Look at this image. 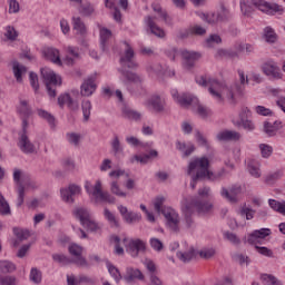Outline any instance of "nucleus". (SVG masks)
I'll use <instances>...</instances> for the list:
<instances>
[{"instance_id":"obj_1","label":"nucleus","mask_w":285,"mask_h":285,"mask_svg":"<svg viewBox=\"0 0 285 285\" xmlns=\"http://www.w3.org/2000/svg\"><path fill=\"white\" fill-rule=\"evenodd\" d=\"M208 197H210V187H203L198 189V196L193 197L190 200H184L181 205L184 228H195V209L198 215H210L213 213L214 206L213 203L207 200Z\"/></svg>"},{"instance_id":"obj_2","label":"nucleus","mask_w":285,"mask_h":285,"mask_svg":"<svg viewBox=\"0 0 285 285\" xmlns=\"http://www.w3.org/2000/svg\"><path fill=\"white\" fill-rule=\"evenodd\" d=\"M210 166V160L207 157L195 158L191 160L187 168V175H191L190 188L195 190L197 188V183L202 179H208V181H219L226 175V169L222 168L216 173L208 169ZM194 170H197L193 175Z\"/></svg>"},{"instance_id":"obj_3","label":"nucleus","mask_w":285,"mask_h":285,"mask_svg":"<svg viewBox=\"0 0 285 285\" xmlns=\"http://www.w3.org/2000/svg\"><path fill=\"white\" fill-rule=\"evenodd\" d=\"M126 46L125 53L120 57V65L121 69H119V72L122 77V83L125 86H128V83H141V77L139 75L129 71V70H137L139 65H137V61H135V50L130 45L125 41Z\"/></svg>"},{"instance_id":"obj_4","label":"nucleus","mask_w":285,"mask_h":285,"mask_svg":"<svg viewBox=\"0 0 285 285\" xmlns=\"http://www.w3.org/2000/svg\"><path fill=\"white\" fill-rule=\"evenodd\" d=\"M195 80H196V83H198V86H202L203 88H208L209 86L208 92L209 95H212V97H214V99H217V101H224V97H222V92H224L226 97H228V91L226 90V88H230V87L224 86L217 79H213V78L207 79L206 76H197Z\"/></svg>"},{"instance_id":"obj_5","label":"nucleus","mask_w":285,"mask_h":285,"mask_svg":"<svg viewBox=\"0 0 285 285\" xmlns=\"http://www.w3.org/2000/svg\"><path fill=\"white\" fill-rule=\"evenodd\" d=\"M40 73L45 81L49 97L55 99V97H57V86H61V78L57 77V73L48 68H42Z\"/></svg>"},{"instance_id":"obj_6","label":"nucleus","mask_w":285,"mask_h":285,"mask_svg":"<svg viewBox=\"0 0 285 285\" xmlns=\"http://www.w3.org/2000/svg\"><path fill=\"white\" fill-rule=\"evenodd\" d=\"M122 244L125 246L126 253L130 255V257H139V254L146 253V242L141 240V238H127L122 239Z\"/></svg>"},{"instance_id":"obj_7","label":"nucleus","mask_w":285,"mask_h":285,"mask_svg":"<svg viewBox=\"0 0 285 285\" xmlns=\"http://www.w3.org/2000/svg\"><path fill=\"white\" fill-rule=\"evenodd\" d=\"M238 77L240 85L235 83L229 88H226L227 99L230 104H235L236 95H244V90L246 89V86H248V75L244 73V70L238 69Z\"/></svg>"},{"instance_id":"obj_8","label":"nucleus","mask_w":285,"mask_h":285,"mask_svg":"<svg viewBox=\"0 0 285 285\" xmlns=\"http://www.w3.org/2000/svg\"><path fill=\"white\" fill-rule=\"evenodd\" d=\"M73 215L76 219H79L81 226L87 228V230H90V233H97V230H99V225H97L95 220L90 219V212H88L87 208L77 207L73 210Z\"/></svg>"},{"instance_id":"obj_9","label":"nucleus","mask_w":285,"mask_h":285,"mask_svg":"<svg viewBox=\"0 0 285 285\" xmlns=\"http://www.w3.org/2000/svg\"><path fill=\"white\" fill-rule=\"evenodd\" d=\"M252 6L258 8L261 12L268 14L269 17H275V14H284L285 10L282 4L266 2L265 0H250Z\"/></svg>"},{"instance_id":"obj_10","label":"nucleus","mask_w":285,"mask_h":285,"mask_svg":"<svg viewBox=\"0 0 285 285\" xmlns=\"http://www.w3.org/2000/svg\"><path fill=\"white\" fill-rule=\"evenodd\" d=\"M18 147L24 155H32L35 153V144L28 137V120L26 119L22 120V130L19 132Z\"/></svg>"},{"instance_id":"obj_11","label":"nucleus","mask_w":285,"mask_h":285,"mask_svg":"<svg viewBox=\"0 0 285 285\" xmlns=\"http://www.w3.org/2000/svg\"><path fill=\"white\" fill-rule=\"evenodd\" d=\"M163 215L169 230L171 233H179V214L173 208H164Z\"/></svg>"},{"instance_id":"obj_12","label":"nucleus","mask_w":285,"mask_h":285,"mask_svg":"<svg viewBox=\"0 0 285 285\" xmlns=\"http://www.w3.org/2000/svg\"><path fill=\"white\" fill-rule=\"evenodd\" d=\"M69 253L72 255V257H75L71 259V262L76 264V266H80L81 268H88V266H90L88 261H86V258L82 256L83 248L81 246L77 244L70 245Z\"/></svg>"},{"instance_id":"obj_13","label":"nucleus","mask_w":285,"mask_h":285,"mask_svg":"<svg viewBox=\"0 0 285 285\" xmlns=\"http://www.w3.org/2000/svg\"><path fill=\"white\" fill-rule=\"evenodd\" d=\"M173 97L181 106V108H195L199 104V99L190 94H183L179 96L177 91H173Z\"/></svg>"},{"instance_id":"obj_14","label":"nucleus","mask_w":285,"mask_h":285,"mask_svg":"<svg viewBox=\"0 0 285 285\" xmlns=\"http://www.w3.org/2000/svg\"><path fill=\"white\" fill-rule=\"evenodd\" d=\"M262 70L264 72V75H266V77H269L271 79H282V77H283L282 70L277 66V62H275L273 60L266 61L263 65Z\"/></svg>"},{"instance_id":"obj_15","label":"nucleus","mask_w":285,"mask_h":285,"mask_svg":"<svg viewBox=\"0 0 285 285\" xmlns=\"http://www.w3.org/2000/svg\"><path fill=\"white\" fill-rule=\"evenodd\" d=\"M183 65L185 68L190 69L195 68V65L202 59V53L196 51H181Z\"/></svg>"},{"instance_id":"obj_16","label":"nucleus","mask_w":285,"mask_h":285,"mask_svg":"<svg viewBox=\"0 0 285 285\" xmlns=\"http://www.w3.org/2000/svg\"><path fill=\"white\" fill-rule=\"evenodd\" d=\"M94 197H96V199H100L101 202H107V204H116L117 202V198L110 193L101 190V180H97L95 184Z\"/></svg>"},{"instance_id":"obj_17","label":"nucleus","mask_w":285,"mask_h":285,"mask_svg":"<svg viewBox=\"0 0 285 285\" xmlns=\"http://www.w3.org/2000/svg\"><path fill=\"white\" fill-rule=\"evenodd\" d=\"M42 57H45L48 61H51L56 66H62L61 57L59 51L55 47H45L42 49Z\"/></svg>"},{"instance_id":"obj_18","label":"nucleus","mask_w":285,"mask_h":285,"mask_svg":"<svg viewBox=\"0 0 285 285\" xmlns=\"http://www.w3.org/2000/svg\"><path fill=\"white\" fill-rule=\"evenodd\" d=\"M220 195L224 197V199H227L229 204H237V195H242V186H233L230 190L226 189V187H223Z\"/></svg>"},{"instance_id":"obj_19","label":"nucleus","mask_w":285,"mask_h":285,"mask_svg":"<svg viewBox=\"0 0 285 285\" xmlns=\"http://www.w3.org/2000/svg\"><path fill=\"white\" fill-rule=\"evenodd\" d=\"M118 210H119L122 219L126 222V224H136V222L141 220V215H139L135 212H128V207H126L124 205H119Z\"/></svg>"},{"instance_id":"obj_20","label":"nucleus","mask_w":285,"mask_h":285,"mask_svg":"<svg viewBox=\"0 0 285 285\" xmlns=\"http://www.w3.org/2000/svg\"><path fill=\"white\" fill-rule=\"evenodd\" d=\"M124 279L127 284H132L135 279H138V282H144L146 276H144V273H141L139 268L127 267Z\"/></svg>"},{"instance_id":"obj_21","label":"nucleus","mask_w":285,"mask_h":285,"mask_svg":"<svg viewBox=\"0 0 285 285\" xmlns=\"http://www.w3.org/2000/svg\"><path fill=\"white\" fill-rule=\"evenodd\" d=\"M66 104L69 110H79V101L72 99V97H70V94L60 95L58 97V105L60 106V108H63Z\"/></svg>"},{"instance_id":"obj_22","label":"nucleus","mask_w":285,"mask_h":285,"mask_svg":"<svg viewBox=\"0 0 285 285\" xmlns=\"http://www.w3.org/2000/svg\"><path fill=\"white\" fill-rule=\"evenodd\" d=\"M95 90H97V85L92 77L87 78L80 87V94L82 97H91V95L95 94Z\"/></svg>"},{"instance_id":"obj_23","label":"nucleus","mask_w":285,"mask_h":285,"mask_svg":"<svg viewBox=\"0 0 285 285\" xmlns=\"http://www.w3.org/2000/svg\"><path fill=\"white\" fill-rule=\"evenodd\" d=\"M218 141H239L242 135L234 130H223L216 135Z\"/></svg>"},{"instance_id":"obj_24","label":"nucleus","mask_w":285,"mask_h":285,"mask_svg":"<svg viewBox=\"0 0 285 285\" xmlns=\"http://www.w3.org/2000/svg\"><path fill=\"white\" fill-rule=\"evenodd\" d=\"M147 106L148 108H150V110H154V112H164L166 108V104L164 102V100H161V97L159 96H153L151 98H149V100L147 101Z\"/></svg>"},{"instance_id":"obj_25","label":"nucleus","mask_w":285,"mask_h":285,"mask_svg":"<svg viewBox=\"0 0 285 285\" xmlns=\"http://www.w3.org/2000/svg\"><path fill=\"white\" fill-rule=\"evenodd\" d=\"M281 128H282V121L279 120H276L273 124L269 121H265L263 126V132H265L267 137H275V135H277Z\"/></svg>"},{"instance_id":"obj_26","label":"nucleus","mask_w":285,"mask_h":285,"mask_svg":"<svg viewBox=\"0 0 285 285\" xmlns=\"http://www.w3.org/2000/svg\"><path fill=\"white\" fill-rule=\"evenodd\" d=\"M112 37V31L108 28H100V48L102 52H108L109 43L108 41Z\"/></svg>"},{"instance_id":"obj_27","label":"nucleus","mask_w":285,"mask_h":285,"mask_svg":"<svg viewBox=\"0 0 285 285\" xmlns=\"http://www.w3.org/2000/svg\"><path fill=\"white\" fill-rule=\"evenodd\" d=\"M146 23L148 26V28L151 31V35H155L156 37H159L160 39H164V37H166V32L164 31V29L159 28V26H157V23H155V18L153 17H147L146 18Z\"/></svg>"},{"instance_id":"obj_28","label":"nucleus","mask_w":285,"mask_h":285,"mask_svg":"<svg viewBox=\"0 0 285 285\" xmlns=\"http://www.w3.org/2000/svg\"><path fill=\"white\" fill-rule=\"evenodd\" d=\"M248 115H250V110L248 109V107H244L239 114L240 121L236 122V126H238V128L250 130V120H248Z\"/></svg>"},{"instance_id":"obj_29","label":"nucleus","mask_w":285,"mask_h":285,"mask_svg":"<svg viewBox=\"0 0 285 285\" xmlns=\"http://www.w3.org/2000/svg\"><path fill=\"white\" fill-rule=\"evenodd\" d=\"M72 26L73 30H76L77 35H80V37H86V35H88L86 23H83V20H81L80 17H72Z\"/></svg>"},{"instance_id":"obj_30","label":"nucleus","mask_w":285,"mask_h":285,"mask_svg":"<svg viewBox=\"0 0 285 285\" xmlns=\"http://www.w3.org/2000/svg\"><path fill=\"white\" fill-rule=\"evenodd\" d=\"M12 70H13V75H14L17 81L19 83H21L23 81L22 75L28 72V69L26 68V66L19 63V61L13 60L12 61Z\"/></svg>"},{"instance_id":"obj_31","label":"nucleus","mask_w":285,"mask_h":285,"mask_svg":"<svg viewBox=\"0 0 285 285\" xmlns=\"http://www.w3.org/2000/svg\"><path fill=\"white\" fill-rule=\"evenodd\" d=\"M67 52L68 55L70 56H67L66 59H65V63L67 66H75V60L76 59H80V55H79V48H76V47H68L67 48Z\"/></svg>"},{"instance_id":"obj_32","label":"nucleus","mask_w":285,"mask_h":285,"mask_svg":"<svg viewBox=\"0 0 285 285\" xmlns=\"http://www.w3.org/2000/svg\"><path fill=\"white\" fill-rule=\"evenodd\" d=\"M13 234L16 235L17 239L13 243V246H19L20 242H26L30 237V230L28 229H21L19 227L13 228Z\"/></svg>"},{"instance_id":"obj_33","label":"nucleus","mask_w":285,"mask_h":285,"mask_svg":"<svg viewBox=\"0 0 285 285\" xmlns=\"http://www.w3.org/2000/svg\"><path fill=\"white\" fill-rule=\"evenodd\" d=\"M19 115H21L22 121L23 119H26V121H28V117H30V115H32V108L28 106V100H20V105L17 108Z\"/></svg>"},{"instance_id":"obj_34","label":"nucleus","mask_w":285,"mask_h":285,"mask_svg":"<svg viewBox=\"0 0 285 285\" xmlns=\"http://www.w3.org/2000/svg\"><path fill=\"white\" fill-rule=\"evenodd\" d=\"M104 217L107 219L111 228H119V218H117V216H115V214L107 207L104 209Z\"/></svg>"},{"instance_id":"obj_35","label":"nucleus","mask_w":285,"mask_h":285,"mask_svg":"<svg viewBox=\"0 0 285 285\" xmlns=\"http://www.w3.org/2000/svg\"><path fill=\"white\" fill-rule=\"evenodd\" d=\"M177 257L184 264H188V262L195 259V248L189 247L187 252H177Z\"/></svg>"},{"instance_id":"obj_36","label":"nucleus","mask_w":285,"mask_h":285,"mask_svg":"<svg viewBox=\"0 0 285 285\" xmlns=\"http://www.w3.org/2000/svg\"><path fill=\"white\" fill-rule=\"evenodd\" d=\"M92 278L88 276H79L78 279L75 278V275H67V285H79V284H91Z\"/></svg>"},{"instance_id":"obj_37","label":"nucleus","mask_w":285,"mask_h":285,"mask_svg":"<svg viewBox=\"0 0 285 285\" xmlns=\"http://www.w3.org/2000/svg\"><path fill=\"white\" fill-rule=\"evenodd\" d=\"M176 148L184 154V157H190L191 153H195V145H186V142L177 141Z\"/></svg>"},{"instance_id":"obj_38","label":"nucleus","mask_w":285,"mask_h":285,"mask_svg":"<svg viewBox=\"0 0 285 285\" xmlns=\"http://www.w3.org/2000/svg\"><path fill=\"white\" fill-rule=\"evenodd\" d=\"M271 228H261L256 229L250 234V242H255V239H266V237L271 236Z\"/></svg>"},{"instance_id":"obj_39","label":"nucleus","mask_w":285,"mask_h":285,"mask_svg":"<svg viewBox=\"0 0 285 285\" xmlns=\"http://www.w3.org/2000/svg\"><path fill=\"white\" fill-rule=\"evenodd\" d=\"M122 117L132 121H139V119H141V114L128 107H125L122 109Z\"/></svg>"},{"instance_id":"obj_40","label":"nucleus","mask_w":285,"mask_h":285,"mask_svg":"<svg viewBox=\"0 0 285 285\" xmlns=\"http://www.w3.org/2000/svg\"><path fill=\"white\" fill-rule=\"evenodd\" d=\"M250 177H254V179H259V177H262V161L252 160Z\"/></svg>"},{"instance_id":"obj_41","label":"nucleus","mask_w":285,"mask_h":285,"mask_svg":"<svg viewBox=\"0 0 285 285\" xmlns=\"http://www.w3.org/2000/svg\"><path fill=\"white\" fill-rule=\"evenodd\" d=\"M110 145L114 157H119V155L124 153V147L121 146V141H119V136H115Z\"/></svg>"},{"instance_id":"obj_42","label":"nucleus","mask_w":285,"mask_h":285,"mask_svg":"<svg viewBox=\"0 0 285 285\" xmlns=\"http://www.w3.org/2000/svg\"><path fill=\"white\" fill-rule=\"evenodd\" d=\"M282 177H284V171L282 169H278L276 171L268 174L265 177V184H275V181H278V179H282Z\"/></svg>"},{"instance_id":"obj_43","label":"nucleus","mask_w":285,"mask_h":285,"mask_svg":"<svg viewBox=\"0 0 285 285\" xmlns=\"http://www.w3.org/2000/svg\"><path fill=\"white\" fill-rule=\"evenodd\" d=\"M0 215L8 216L12 215V210L10 209V204L6 200V197L0 194Z\"/></svg>"},{"instance_id":"obj_44","label":"nucleus","mask_w":285,"mask_h":285,"mask_svg":"<svg viewBox=\"0 0 285 285\" xmlns=\"http://www.w3.org/2000/svg\"><path fill=\"white\" fill-rule=\"evenodd\" d=\"M83 121L88 122L90 120V112L92 110V104L90 100H83L81 104Z\"/></svg>"},{"instance_id":"obj_45","label":"nucleus","mask_w":285,"mask_h":285,"mask_svg":"<svg viewBox=\"0 0 285 285\" xmlns=\"http://www.w3.org/2000/svg\"><path fill=\"white\" fill-rule=\"evenodd\" d=\"M264 37L267 43H275V41H277V33H275V30L272 27H266L264 29Z\"/></svg>"},{"instance_id":"obj_46","label":"nucleus","mask_w":285,"mask_h":285,"mask_svg":"<svg viewBox=\"0 0 285 285\" xmlns=\"http://www.w3.org/2000/svg\"><path fill=\"white\" fill-rule=\"evenodd\" d=\"M26 199V186L23 184H19L18 186V198L16 202L17 208H21L23 206V202Z\"/></svg>"},{"instance_id":"obj_47","label":"nucleus","mask_w":285,"mask_h":285,"mask_svg":"<svg viewBox=\"0 0 285 285\" xmlns=\"http://www.w3.org/2000/svg\"><path fill=\"white\" fill-rule=\"evenodd\" d=\"M107 268L115 282L119 284V282H121V273H119V269L115 265L110 264V262L107 263Z\"/></svg>"},{"instance_id":"obj_48","label":"nucleus","mask_w":285,"mask_h":285,"mask_svg":"<svg viewBox=\"0 0 285 285\" xmlns=\"http://www.w3.org/2000/svg\"><path fill=\"white\" fill-rule=\"evenodd\" d=\"M38 115L41 117V119H45L46 121H48L51 128H55V116H52V114L43 109H38Z\"/></svg>"},{"instance_id":"obj_49","label":"nucleus","mask_w":285,"mask_h":285,"mask_svg":"<svg viewBox=\"0 0 285 285\" xmlns=\"http://www.w3.org/2000/svg\"><path fill=\"white\" fill-rule=\"evenodd\" d=\"M52 259L53 262H57V264H61L62 266H68V264H73L72 259H70L68 256L63 254H53Z\"/></svg>"},{"instance_id":"obj_50","label":"nucleus","mask_w":285,"mask_h":285,"mask_svg":"<svg viewBox=\"0 0 285 285\" xmlns=\"http://www.w3.org/2000/svg\"><path fill=\"white\" fill-rule=\"evenodd\" d=\"M110 193H112V195H116V197H127L128 196V194L126 191L121 190V187H119V183H117V181H111Z\"/></svg>"},{"instance_id":"obj_51","label":"nucleus","mask_w":285,"mask_h":285,"mask_svg":"<svg viewBox=\"0 0 285 285\" xmlns=\"http://www.w3.org/2000/svg\"><path fill=\"white\" fill-rule=\"evenodd\" d=\"M263 159H268L273 155V146L267 144H261L258 146Z\"/></svg>"},{"instance_id":"obj_52","label":"nucleus","mask_w":285,"mask_h":285,"mask_svg":"<svg viewBox=\"0 0 285 285\" xmlns=\"http://www.w3.org/2000/svg\"><path fill=\"white\" fill-rule=\"evenodd\" d=\"M202 19L207 23H219V14L215 12L203 13Z\"/></svg>"},{"instance_id":"obj_53","label":"nucleus","mask_w":285,"mask_h":285,"mask_svg":"<svg viewBox=\"0 0 285 285\" xmlns=\"http://www.w3.org/2000/svg\"><path fill=\"white\" fill-rule=\"evenodd\" d=\"M199 117L203 119H206L210 115V110L208 108L204 107V105H200L199 102L195 105V108L193 109Z\"/></svg>"},{"instance_id":"obj_54","label":"nucleus","mask_w":285,"mask_h":285,"mask_svg":"<svg viewBox=\"0 0 285 285\" xmlns=\"http://www.w3.org/2000/svg\"><path fill=\"white\" fill-rule=\"evenodd\" d=\"M95 12V7L90 3L81 4L79 8V13L82 14V17H90Z\"/></svg>"},{"instance_id":"obj_55","label":"nucleus","mask_w":285,"mask_h":285,"mask_svg":"<svg viewBox=\"0 0 285 285\" xmlns=\"http://www.w3.org/2000/svg\"><path fill=\"white\" fill-rule=\"evenodd\" d=\"M16 268L17 267L11 262H8V261L0 262V271L2 273H12V271H16Z\"/></svg>"},{"instance_id":"obj_56","label":"nucleus","mask_w":285,"mask_h":285,"mask_svg":"<svg viewBox=\"0 0 285 285\" xmlns=\"http://www.w3.org/2000/svg\"><path fill=\"white\" fill-rule=\"evenodd\" d=\"M218 13V20L219 21H228L230 19V10H228L226 7L222 6Z\"/></svg>"},{"instance_id":"obj_57","label":"nucleus","mask_w":285,"mask_h":285,"mask_svg":"<svg viewBox=\"0 0 285 285\" xmlns=\"http://www.w3.org/2000/svg\"><path fill=\"white\" fill-rule=\"evenodd\" d=\"M30 279L33 284H41V271L37 269V267H32L30 272Z\"/></svg>"},{"instance_id":"obj_58","label":"nucleus","mask_w":285,"mask_h":285,"mask_svg":"<svg viewBox=\"0 0 285 285\" xmlns=\"http://www.w3.org/2000/svg\"><path fill=\"white\" fill-rule=\"evenodd\" d=\"M206 43L208 48H213L215 45H219L222 43V37H219V35H210L207 39H206Z\"/></svg>"},{"instance_id":"obj_59","label":"nucleus","mask_w":285,"mask_h":285,"mask_svg":"<svg viewBox=\"0 0 285 285\" xmlns=\"http://www.w3.org/2000/svg\"><path fill=\"white\" fill-rule=\"evenodd\" d=\"M111 242L115 243L116 255H124V247H121V238L119 236H111Z\"/></svg>"},{"instance_id":"obj_60","label":"nucleus","mask_w":285,"mask_h":285,"mask_svg":"<svg viewBox=\"0 0 285 285\" xmlns=\"http://www.w3.org/2000/svg\"><path fill=\"white\" fill-rule=\"evenodd\" d=\"M142 264L150 275H155V273H157V265H155V262L150 258H146Z\"/></svg>"},{"instance_id":"obj_61","label":"nucleus","mask_w":285,"mask_h":285,"mask_svg":"<svg viewBox=\"0 0 285 285\" xmlns=\"http://www.w3.org/2000/svg\"><path fill=\"white\" fill-rule=\"evenodd\" d=\"M254 248L256 253L259 255H263L264 257H273V250L269 249L268 247H262L259 245H254Z\"/></svg>"},{"instance_id":"obj_62","label":"nucleus","mask_w":285,"mask_h":285,"mask_svg":"<svg viewBox=\"0 0 285 285\" xmlns=\"http://www.w3.org/2000/svg\"><path fill=\"white\" fill-rule=\"evenodd\" d=\"M149 244L157 253H161V250H164V243H161L159 238H150Z\"/></svg>"},{"instance_id":"obj_63","label":"nucleus","mask_w":285,"mask_h":285,"mask_svg":"<svg viewBox=\"0 0 285 285\" xmlns=\"http://www.w3.org/2000/svg\"><path fill=\"white\" fill-rule=\"evenodd\" d=\"M4 37H7L9 41H16L17 38L19 37V33L17 32L14 27L9 26L7 27V32L4 33Z\"/></svg>"},{"instance_id":"obj_64","label":"nucleus","mask_w":285,"mask_h":285,"mask_svg":"<svg viewBox=\"0 0 285 285\" xmlns=\"http://www.w3.org/2000/svg\"><path fill=\"white\" fill-rule=\"evenodd\" d=\"M0 285H17V278L12 276H0Z\"/></svg>"}]
</instances>
